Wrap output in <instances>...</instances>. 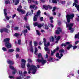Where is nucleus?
Listing matches in <instances>:
<instances>
[{
	"instance_id": "obj_45",
	"label": "nucleus",
	"mask_w": 79,
	"mask_h": 79,
	"mask_svg": "<svg viewBox=\"0 0 79 79\" xmlns=\"http://www.w3.org/2000/svg\"><path fill=\"white\" fill-rule=\"evenodd\" d=\"M27 28L28 29V30H30V28L29 27V25H28L26 26Z\"/></svg>"
},
{
	"instance_id": "obj_4",
	"label": "nucleus",
	"mask_w": 79,
	"mask_h": 79,
	"mask_svg": "<svg viewBox=\"0 0 79 79\" xmlns=\"http://www.w3.org/2000/svg\"><path fill=\"white\" fill-rule=\"evenodd\" d=\"M64 51L63 49L60 50L59 52L60 53V55L59 54V53H57L56 54V56L57 58H59V59H61V57L63 56V53H64Z\"/></svg>"
},
{
	"instance_id": "obj_29",
	"label": "nucleus",
	"mask_w": 79,
	"mask_h": 79,
	"mask_svg": "<svg viewBox=\"0 0 79 79\" xmlns=\"http://www.w3.org/2000/svg\"><path fill=\"white\" fill-rule=\"evenodd\" d=\"M36 32L37 34V35H41L40 33V32H39V30H36Z\"/></svg>"
},
{
	"instance_id": "obj_2",
	"label": "nucleus",
	"mask_w": 79,
	"mask_h": 79,
	"mask_svg": "<svg viewBox=\"0 0 79 79\" xmlns=\"http://www.w3.org/2000/svg\"><path fill=\"white\" fill-rule=\"evenodd\" d=\"M66 17L67 18V22L69 23L70 22V19H73L74 17V14H72L70 15H66Z\"/></svg>"
},
{
	"instance_id": "obj_22",
	"label": "nucleus",
	"mask_w": 79,
	"mask_h": 79,
	"mask_svg": "<svg viewBox=\"0 0 79 79\" xmlns=\"http://www.w3.org/2000/svg\"><path fill=\"white\" fill-rule=\"evenodd\" d=\"M38 50H37V48H36L35 47V52H34V53L35 55H37V52Z\"/></svg>"
},
{
	"instance_id": "obj_34",
	"label": "nucleus",
	"mask_w": 79,
	"mask_h": 79,
	"mask_svg": "<svg viewBox=\"0 0 79 79\" xmlns=\"http://www.w3.org/2000/svg\"><path fill=\"white\" fill-rule=\"evenodd\" d=\"M16 69H14V71L12 73L13 74H16Z\"/></svg>"
},
{
	"instance_id": "obj_3",
	"label": "nucleus",
	"mask_w": 79,
	"mask_h": 79,
	"mask_svg": "<svg viewBox=\"0 0 79 79\" xmlns=\"http://www.w3.org/2000/svg\"><path fill=\"white\" fill-rule=\"evenodd\" d=\"M66 25L67 27H69L68 29H69V30H71L70 31V32L71 33H72V32H74V29L72 28V27H73L74 25L73 23H70L68 25L67 23H66Z\"/></svg>"
},
{
	"instance_id": "obj_10",
	"label": "nucleus",
	"mask_w": 79,
	"mask_h": 79,
	"mask_svg": "<svg viewBox=\"0 0 79 79\" xmlns=\"http://www.w3.org/2000/svg\"><path fill=\"white\" fill-rule=\"evenodd\" d=\"M33 25L35 27L38 26V27L40 28L41 27H42V26H44V24H38V23L35 22L33 23Z\"/></svg>"
},
{
	"instance_id": "obj_35",
	"label": "nucleus",
	"mask_w": 79,
	"mask_h": 79,
	"mask_svg": "<svg viewBox=\"0 0 79 79\" xmlns=\"http://www.w3.org/2000/svg\"><path fill=\"white\" fill-rule=\"evenodd\" d=\"M41 56H42V54L40 53H39L38 56V58H40Z\"/></svg>"
},
{
	"instance_id": "obj_48",
	"label": "nucleus",
	"mask_w": 79,
	"mask_h": 79,
	"mask_svg": "<svg viewBox=\"0 0 79 79\" xmlns=\"http://www.w3.org/2000/svg\"><path fill=\"white\" fill-rule=\"evenodd\" d=\"M71 44V42H66L65 43V44H66V45H69Z\"/></svg>"
},
{
	"instance_id": "obj_43",
	"label": "nucleus",
	"mask_w": 79,
	"mask_h": 79,
	"mask_svg": "<svg viewBox=\"0 0 79 79\" xmlns=\"http://www.w3.org/2000/svg\"><path fill=\"white\" fill-rule=\"evenodd\" d=\"M27 61H28V62H29V63H32V60H31V59H29L27 60Z\"/></svg>"
},
{
	"instance_id": "obj_63",
	"label": "nucleus",
	"mask_w": 79,
	"mask_h": 79,
	"mask_svg": "<svg viewBox=\"0 0 79 79\" xmlns=\"http://www.w3.org/2000/svg\"><path fill=\"white\" fill-rule=\"evenodd\" d=\"M59 49V48L58 47H57L55 49L56 50H58Z\"/></svg>"
},
{
	"instance_id": "obj_19",
	"label": "nucleus",
	"mask_w": 79,
	"mask_h": 79,
	"mask_svg": "<svg viewBox=\"0 0 79 79\" xmlns=\"http://www.w3.org/2000/svg\"><path fill=\"white\" fill-rule=\"evenodd\" d=\"M38 15H35V16L34 17L33 21H37V19Z\"/></svg>"
},
{
	"instance_id": "obj_60",
	"label": "nucleus",
	"mask_w": 79,
	"mask_h": 79,
	"mask_svg": "<svg viewBox=\"0 0 79 79\" xmlns=\"http://www.w3.org/2000/svg\"><path fill=\"white\" fill-rule=\"evenodd\" d=\"M50 19H53V17H49Z\"/></svg>"
},
{
	"instance_id": "obj_47",
	"label": "nucleus",
	"mask_w": 79,
	"mask_h": 79,
	"mask_svg": "<svg viewBox=\"0 0 79 79\" xmlns=\"http://www.w3.org/2000/svg\"><path fill=\"white\" fill-rule=\"evenodd\" d=\"M49 61H53V58H49V60H48Z\"/></svg>"
},
{
	"instance_id": "obj_49",
	"label": "nucleus",
	"mask_w": 79,
	"mask_h": 79,
	"mask_svg": "<svg viewBox=\"0 0 79 79\" xmlns=\"http://www.w3.org/2000/svg\"><path fill=\"white\" fill-rule=\"evenodd\" d=\"M56 7H54L53 8L52 11H55V10H56Z\"/></svg>"
},
{
	"instance_id": "obj_25",
	"label": "nucleus",
	"mask_w": 79,
	"mask_h": 79,
	"mask_svg": "<svg viewBox=\"0 0 79 79\" xmlns=\"http://www.w3.org/2000/svg\"><path fill=\"white\" fill-rule=\"evenodd\" d=\"M27 32V29H26L25 30H24L23 31V33L24 34V35L25 36H26V34H26Z\"/></svg>"
},
{
	"instance_id": "obj_55",
	"label": "nucleus",
	"mask_w": 79,
	"mask_h": 79,
	"mask_svg": "<svg viewBox=\"0 0 79 79\" xmlns=\"http://www.w3.org/2000/svg\"><path fill=\"white\" fill-rule=\"evenodd\" d=\"M42 43H43V42H42V41H40L39 43V45H42Z\"/></svg>"
},
{
	"instance_id": "obj_57",
	"label": "nucleus",
	"mask_w": 79,
	"mask_h": 79,
	"mask_svg": "<svg viewBox=\"0 0 79 79\" xmlns=\"http://www.w3.org/2000/svg\"><path fill=\"white\" fill-rule=\"evenodd\" d=\"M19 48H16V52H19Z\"/></svg>"
},
{
	"instance_id": "obj_39",
	"label": "nucleus",
	"mask_w": 79,
	"mask_h": 79,
	"mask_svg": "<svg viewBox=\"0 0 79 79\" xmlns=\"http://www.w3.org/2000/svg\"><path fill=\"white\" fill-rule=\"evenodd\" d=\"M40 14V10H39L37 12V15H37V16H38V15H39Z\"/></svg>"
},
{
	"instance_id": "obj_40",
	"label": "nucleus",
	"mask_w": 79,
	"mask_h": 79,
	"mask_svg": "<svg viewBox=\"0 0 79 79\" xmlns=\"http://www.w3.org/2000/svg\"><path fill=\"white\" fill-rule=\"evenodd\" d=\"M14 35L15 36V37H18V36H19V34L18 33H16L15 35Z\"/></svg>"
},
{
	"instance_id": "obj_1",
	"label": "nucleus",
	"mask_w": 79,
	"mask_h": 79,
	"mask_svg": "<svg viewBox=\"0 0 79 79\" xmlns=\"http://www.w3.org/2000/svg\"><path fill=\"white\" fill-rule=\"evenodd\" d=\"M27 70L29 74H31V71H32L33 74H35L37 71V67L35 65L32 64L30 65L29 64H27Z\"/></svg>"
},
{
	"instance_id": "obj_15",
	"label": "nucleus",
	"mask_w": 79,
	"mask_h": 79,
	"mask_svg": "<svg viewBox=\"0 0 79 79\" xmlns=\"http://www.w3.org/2000/svg\"><path fill=\"white\" fill-rule=\"evenodd\" d=\"M30 45L31 46V47L30 48V50L31 52H33L34 51V49H33V47L32 46V41H30Z\"/></svg>"
},
{
	"instance_id": "obj_51",
	"label": "nucleus",
	"mask_w": 79,
	"mask_h": 79,
	"mask_svg": "<svg viewBox=\"0 0 79 79\" xmlns=\"http://www.w3.org/2000/svg\"><path fill=\"white\" fill-rule=\"evenodd\" d=\"M20 44H21V40H18V44H19V45Z\"/></svg>"
},
{
	"instance_id": "obj_9",
	"label": "nucleus",
	"mask_w": 79,
	"mask_h": 79,
	"mask_svg": "<svg viewBox=\"0 0 79 79\" xmlns=\"http://www.w3.org/2000/svg\"><path fill=\"white\" fill-rule=\"evenodd\" d=\"M4 14L5 16L6 17V18L7 20H9V19H10L11 18V16H9V17L6 15H7V13H6V9H5L4 10Z\"/></svg>"
},
{
	"instance_id": "obj_32",
	"label": "nucleus",
	"mask_w": 79,
	"mask_h": 79,
	"mask_svg": "<svg viewBox=\"0 0 79 79\" xmlns=\"http://www.w3.org/2000/svg\"><path fill=\"white\" fill-rule=\"evenodd\" d=\"M2 50H3V51H4V52H6V51H7V49H6V48H2Z\"/></svg>"
},
{
	"instance_id": "obj_50",
	"label": "nucleus",
	"mask_w": 79,
	"mask_h": 79,
	"mask_svg": "<svg viewBox=\"0 0 79 79\" xmlns=\"http://www.w3.org/2000/svg\"><path fill=\"white\" fill-rule=\"evenodd\" d=\"M60 36H58L57 37L56 40H60Z\"/></svg>"
},
{
	"instance_id": "obj_8",
	"label": "nucleus",
	"mask_w": 79,
	"mask_h": 79,
	"mask_svg": "<svg viewBox=\"0 0 79 79\" xmlns=\"http://www.w3.org/2000/svg\"><path fill=\"white\" fill-rule=\"evenodd\" d=\"M72 47H73V50H74L76 49V48H77V46H73L72 44H69L67 47L66 49H67V50H70V48H72Z\"/></svg>"
},
{
	"instance_id": "obj_27",
	"label": "nucleus",
	"mask_w": 79,
	"mask_h": 79,
	"mask_svg": "<svg viewBox=\"0 0 79 79\" xmlns=\"http://www.w3.org/2000/svg\"><path fill=\"white\" fill-rule=\"evenodd\" d=\"M75 38L76 39L78 38L79 39V33L75 35Z\"/></svg>"
},
{
	"instance_id": "obj_16",
	"label": "nucleus",
	"mask_w": 79,
	"mask_h": 79,
	"mask_svg": "<svg viewBox=\"0 0 79 79\" xmlns=\"http://www.w3.org/2000/svg\"><path fill=\"white\" fill-rule=\"evenodd\" d=\"M75 5V7L77 8V10L78 11H79V5H78L76 3H73V6H74Z\"/></svg>"
},
{
	"instance_id": "obj_28",
	"label": "nucleus",
	"mask_w": 79,
	"mask_h": 79,
	"mask_svg": "<svg viewBox=\"0 0 79 79\" xmlns=\"http://www.w3.org/2000/svg\"><path fill=\"white\" fill-rule=\"evenodd\" d=\"M48 46H45V47H44V50H45L46 51H48L49 50V49L47 47H48Z\"/></svg>"
},
{
	"instance_id": "obj_23",
	"label": "nucleus",
	"mask_w": 79,
	"mask_h": 79,
	"mask_svg": "<svg viewBox=\"0 0 79 79\" xmlns=\"http://www.w3.org/2000/svg\"><path fill=\"white\" fill-rule=\"evenodd\" d=\"M49 6H46L45 5H44L43 6V8H44V9H45V10H48V7H49Z\"/></svg>"
},
{
	"instance_id": "obj_41",
	"label": "nucleus",
	"mask_w": 79,
	"mask_h": 79,
	"mask_svg": "<svg viewBox=\"0 0 79 79\" xmlns=\"http://www.w3.org/2000/svg\"><path fill=\"white\" fill-rule=\"evenodd\" d=\"M34 44L35 46H37V42L35 41H34Z\"/></svg>"
},
{
	"instance_id": "obj_64",
	"label": "nucleus",
	"mask_w": 79,
	"mask_h": 79,
	"mask_svg": "<svg viewBox=\"0 0 79 79\" xmlns=\"http://www.w3.org/2000/svg\"><path fill=\"white\" fill-rule=\"evenodd\" d=\"M16 57L17 58H18V57H19V55H18V54H17L16 55Z\"/></svg>"
},
{
	"instance_id": "obj_53",
	"label": "nucleus",
	"mask_w": 79,
	"mask_h": 79,
	"mask_svg": "<svg viewBox=\"0 0 79 79\" xmlns=\"http://www.w3.org/2000/svg\"><path fill=\"white\" fill-rule=\"evenodd\" d=\"M16 16V14H14V15L13 16H12V18H13V19L14 18H15V16Z\"/></svg>"
},
{
	"instance_id": "obj_46",
	"label": "nucleus",
	"mask_w": 79,
	"mask_h": 79,
	"mask_svg": "<svg viewBox=\"0 0 79 79\" xmlns=\"http://www.w3.org/2000/svg\"><path fill=\"white\" fill-rule=\"evenodd\" d=\"M61 46L63 47V46H64V47H66V44H61Z\"/></svg>"
},
{
	"instance_id": "obj_24",
	"label": "nucleus",
	"mask_w": 79,
	"mask_h": 79,
	"mask_svg": "<svg viewBox=\"0 0 79 79\" xmlns=\"http://www.w3.org/2000/svg\"><path fill=\"white\" fill-rule=\"evenodd\" d=\"M59 0H52V2L53 3H57V2H58Z\"/></svg>"
},
{
	"instance_id": "obj_14",
	"label": "nucleus",
	"mask_w": 79,
	"mask_h": 79,
	"mask_svg": "<svg viewBox=\"0 0 79 79\" xmlns=\"http://www.w3.org/2000/svg\"><path fill=\"white\" fill-rule=\"evenodd\" d=\"M57 29V30L56 31V34H59L60 32H61V29L60 27H58Z\"/></svg>"
},
{
	"instance_id": "obj_61",
	"label": "nucleus",
	"mask_w": 79,
	"mask_h": 79,
	"mask_svg": "<svg viewBox=\"0 0 79 79\" xmlns=\"http://www.w3.org/2000/svg\"><path fill=\"white\" fill-rule=\"evenodd\" d=\"M61 3L63 4H65V1L62 2Z\"/></svg>"
},
{
	"instance_id": "obj_18",
	"label": "nucleus",
	"mask_w": 79,
	"mask_h": 79,
	"mask_svg": "<svg viewBox=\"0 0 79 79\" xmlns=\"http://www.w3.org/2000/svg\"><path fill=\"white\" fill-rule=\"evenodd\" d=\"M10 41V39L9 38H6L4 40V42L5 43H9L8 42Z\"/></svg>"
},
{
	"instance_id": "obj_59",
	"label": "nucleus",
	"mask_w": 79,
	"mask_h": 79,
	"mask_svg": "<svg viewBox=\"0 0 79 79\" xmlns=\"http://www.w3.org/2000/svg\"><path fill=\"white\" fill-rule=\"evenodd\" d=\"M45 29H48V26H45Z\"/></svg>"
},
{
	"instance_id": "obj_54",
	"label": "nucleus",
	"mask_w": 79,
	"mask_h": 79,
	"mask_svg": "<svg viewBox=\"0 0 79 79\" xmlns=\"http://www.w3.org/2000/svg\"><path fill=\"white\" fill-rule=\"evenodd\" d=\"M79 42V41H76L75 42V44L76 45Z\"/></svg>"
},
{
	"instance_id": "obj_11",
	"label": "nucleus",
	"mask_w": 79,
	"mask_h": 79,
	"mask_svg": "<svg viewBox=\"0 0 79 79\" xmlns=\"http://www.w3.org/2000/svg\"><path fill=\"white\" fill-rule=\"evenodd\" d=\"M21 66L22 68H25V63H26V60L24 59H22L21 60Z\"/></svg>"
},
{
	"instance_id": "obj_30",
	"label": "nucleus",
	"mask_w": 79,
	"mask_h": 79,
	"mask_svg": "<svg viewBox=\"0 0 79 79\" xmlns=\"http://www.w3.org/2000/svg\"><path fill=\"white\" fill-rule=\"evenodd\" d=\"M3 29L4 30V32H8V29L6 28H3Z\"/></svg>"
},
{
	"instance_id": "obj_36",
	"label": "nucleus",
	"mask_w": 79,
	"mask_h": 79,
	"mask_svg": "<svg viewBox=\"0 0 79 79\" xmlns=\"http://www.w3.org/2000/svg\"><path fill=\"white\" fill-rule=\"evenodd\" d=\"M77 18H76V19L77 20V21H79V16L78 15H77Z\"/></svg>"
},
{
	"instance_id": "obj_21",
	"label": "nucleus",
	"mask_w": 79,
	"mask_h": 79,
	"mask_svg": "<svg viewBox=\"0 0 79 79\" xmlns=\"http://www.w3.org/2000/svg\"><path fill=\"white\" fill-rule=\"evenodd\" d=\"M7 62L8 64H13V62H12L11 60H7Z\"/></svg>"
},
{
	"instance_id": "obj_31",
	"label": "nucleus",
	"mask_w": 79,
	"mask_h": 79,
	"mask_svg": "<svg viewBox=\"0 0 79 79\" xmlns=\"http://www.w3.org/2000/svg\"><path fill=\"white\" fill-rule=\"evenodd\" d=\"M8 52H10V53H11L12 52H14V49H9L8 50Z\"/></svg>"
},
{
	"instance_id": "obj_26",
	"label": "nucleus",
	"mask_w": 79,
	"mask_h": 79,
	"mask_svg": "<svg viewBox=\"0 0 79 79\" xmlns=\"http://www.w3.org/2000/svg\"><path fill=\"white\" fill-rule=\"evenodd\" d=\"M24 76L23 75H21L19 77H17L16 78L17 79H21L22 78H23Z\"/></svg>"
},
{
	"instance_id": "obj_5",
	"label": "nucleus",
	"mask_w": 79,
	"mask_h": 79,
	"mask_svg": "<svg viewBox=\"0 0 79 79\" xmlns=\"http://www.w3.org/2000/svg\"><path fill=\"white\" fill-rule=\"evenodd\" d=\"M36 61L37 62H38V63H40L41 62L42 64H44L47 62V60H44L42 57V58L41 60H40L39 59H38Z\"/></svg>"
},
{
	"instance_id": "obj_12",
	"label": "nucleus",
	"mask_w": 79,
	"mask_h": 79,
	"mask_svg": "<svg viewBox=\"0 0 79 79\" xmlns=\"http://www.w3.org/2000/svg\"><path fill=\"white\" fill-rule=\"evenodd\" d=\"M5 46L7 48H11V44L9 42L6 43L5 44Z\"/></svg>"
},
{
	"instance_id": "obj_62",
	"label": "nucleus",
	"mask_w": 79,
	"mask_h": 79,
	"mask_svg": "<svg viewBox=\"0 0 79 79\" xmlns=\"http://www.w3.org/2000/svg\"><path fill=\"white\" fill-rule=\"evenodd\" d=\"M54 53H53V51H51V55L52 56V55H53V54Z\"/></svg>"
},
{
	"instance_id": "obj_13",
	"label": "nucleus",
	"mask_w": 79,
	"mask_h": 79,
	"mask_svg": "<svg viewBox=\"0 0 79 79\" xmlns=\"http://www.w3.org/2000/svg\"><path fill=\"white\" fill-rule=\"evenodd\" d=\"M43 40L44 46L46 47V46H49V45H50V42H48L47 44H46V43H47V40L45 38H44Z\"/></svg>"
},
{
	"instance_id": "obj_37",
	"label": "nucleus",
	"mask_w": 79,
	"mask_h": 79,
	"mask_svg": "<svg viewBox=\"0 0 79 79\" xmlns=\"http://www.w3.org/2000/svg\"><path fill=\"white\" fill-rule=\"evenodd\" d=\"M9 77L10 78V79H14L15 78V77L13 76H9Z\"/></svg>"
},
{
	"instance_id": "obj_20",
	"label": "nucleus",
	"mask_w": 79,
	"mask_h": 79,
	"mask_svg": "<svg viewBox=\"0 0 79 79\" xmlns=\"http://www.w3.org/2000/svg\"><path fill=\"white\" fill-rule=\"evenodd\" d=\"M50 42H53L54 41V38L53 36L49 38Z\"/></svg>"
},
{
	"instance_id": "obj_44",
	"label": "nucleus",
	"mask_w": 79,
	"mask_h": 79,
	"mask_svg": "<svg viewBox=\"0 0 79 79\" xmlns=\"http://www.w3.org/2000/svg\"><path fill=\"white\" fill-rule=\"evenodd\" d=\"M18 29H19V28H18V27H14V29L15 30H18Z\"/></svg>"
},
{
	"instance_id": "obj_17",
	"label": "nucleus",
	"mask_w": 79,
	"mask_h": 79,
	"mask_svg": "<svg viewBox=\"0 0 79 79\" xmlns=\"http://www.w3.org/2000/svg\"><path fill=\"white\" fill-rule=\"evenodd\" d=\"M30 8H34L35 10H37V7L35 5H31L30 6Z\"/></svg>"
},
{
	"instance_id": "obj_42",
	"label": "nucleus",
	"mask_w": 79,
	"mask_h": 79,
	"mask_svg": "<svg viewBox=\"0 0 79 79\" xmlns=\"http://www.w3.org/2000/svg\"><path fill=\"white\" fill-rule=\"evenodd\" d=\"M0 32L1 33H2L3 32H4L3 28H2L1 29H0Z\"/></svg>"
},
{
	"instance_id": "obj_6",
	"label": "nucleus",
	"mask_w": 79,
	"mask_h": 79,
	"mask_svg": "<svg viewBox=\"0 0 79 79\" xmlns=\"http://www.w3.org/2000/svg\"><path fill=\"white\" fill-rule=\"evenodd\" d=\"M21 8H22V6L21 5H20L17 9V11L19 12H21L22 14H25V13H26L25 10H22Z\"/></svg>"
},
{
	"instance_id": "obj_58",
	"label": "nucleus",
	"mask_w": 79,
	"mask_h": 79,
	"mask_svg": "<svg viewBox=\"0 0 79 79\" xmlns=\"http://www.w3.org/2000/svg\"><path fill=\"white\" fill-rule=\"evenodd\" d=\"M74 1L75 2V3H78L79 2L77 0H74Z\"/></svg>"
},
{
	"instance_id": "obj_7",
	"label": "nucleus",
	"mask_w": 79,
	"mask_h": 79,
	"mask_svg": "<svg viewBox=\"0 0 79 79\" xmlns=\"http://www.w3.org/2000/svg\"><path fill=\"white\" fill-rule=\"evenodd\" d=\"M31 13L30 12H28L27 13V14H26L25 16L24 17V19L25 21H27V16H28L29 15H32L33 14V12H34L33 11V10H31Z\"/></svg>"
},
{
	"instance_id": "obj_56",
	"label": "nucleus",
	"mask_w": 79,
	"mask_h": 79,
	"mask_svg": "<svg viewBox=\"0 0 79 79\" xmlns=\"http://www.w3.org/2000/svg\"><path fill=\"white\" fill-rule=\"evenodd\" d=\"M40 21H43V17H41L40 18Z\"/></svg>"
},
{
	"instance_id": "obj_38",
	"label": "nucleus",
	"mask_w": 79,
	"mask_h": 79,
	"mask_svg": "<svg viewBox=\"0 0 79 79\" xmlns=\"http://www.w3.org/2000/svg\"><path fill=\"white\" fill-rule=\"evenodd\" d=\"M10 68L11 69H14V67L11 65H10Z\"/></svg>"
},
{
	"instance_id": "obj_52",
	"label": "nucleus",
	"mask_w": 79,
	"mask_h": 79,
	"mask_svg": "<svg viewBox=\"0 0 79 79\" xmlns=\"http://www.w3.org/2000/svg\"><path fill=\"white\" fill-rule=\"evenodd\" d=\"M28 2L29 3H31L32 2V0H28Z\"/></svg>"
},
{
	"instance_id": "obj_33",
	"label": "nucleus",
	"mask_w": 79,
	"mask_h": 79,
	"mask_svg": "<svg viewBox=\"0 0 79 79\" xmlns=\"http://www.w3.org/2000/svg\"><path fill=\"white\" fill-rule=\"evenodd\" d=\"M5 3L6 4H10V1L9 0H6L5 1Z\"/></svg>"
}]
</instances>
